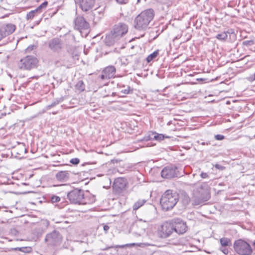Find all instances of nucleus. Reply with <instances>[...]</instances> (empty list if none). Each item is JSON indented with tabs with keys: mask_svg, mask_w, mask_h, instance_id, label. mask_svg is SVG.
<instances>
[{
	"mask_svg": "<svg viewBox=\"0 0 255 255\" xmlns=\"http://www.w3.org/2000/svg\"><path fill=\"white\" fill-rule=\"evenodd\" d=\"M154 16V11L148 9L141 12L135 19L134 27L138 30H143L146 28Z\"/></svg>",
	"mask_w": 255,
	"mask_h": 255,
	"instance_id": "obj_1",
	"label": "nucleus"
},
{
	"mask_svg": "<svg viewBox=\"0 0 255 255\" xmlns=\"http://www.w3.org/2000/svg\"><path fill=\"white\" fill-rule=\"evenodd\" d=\"M177 202V195L171 190H167L160 199V204L165 211L171 209Z\"/></svg>",
	"mask_w": 255,
	"mask_h": 255,
	"instance_id": "obj_2",
	"label": "nucleus"
},
{
	"mask_svg": "<svg viewBox=\"0 0 255 255\" xmlns=\"http://www.w3.org/2000/svg\"><path fill=\"white\" fill-rule=\"evenodd\" d=\"M234 248L235 252L240 255H251L253 252L250 245L242 239L234 242Z\"/></svg>",
	"mask_w": 255,
	"mask_h": 255,
	"instance_id": "obj_3",
	"label": "nucleus"
},
{
	"mask_svg": "<svg viewBox=\"0 0 255 255\" xmlns=\"http://www.w3.org/2000/svg\"><path fill=\"white\" fill-rule=\"evenodd\" d=\"M158 236L166 239L173 234V227L171 222H166L160 225L157 229Z\"/></svg>",
	"mask_w": 255,
	"mask_h": 255,
	"instance_id": "obj_4",
	"label": "nucleus"
},
{
	"mask_svg": "<svg viewBox=\"0 0 255 255\" xmlns=\"http://www.w3.org/2000/svg\"><path fill=\"white\" fill-rule=\"evenodd\" d=\"M37 63L36 58L33 56H27L20 60L18 66L21 69L30 70L36 67Z\"/></svg>",
	"mask_w": 255,
	"mask_h": 255,
	"instance_id": "obj_5",
	"label": "nucleus"
},
{
	"mask_svg": "<svg viewBox=\"0 0 255 255\" xmlns=\"http://www.w3.org/2000/svg\"><path fill=\"white\" fill-rule=\"evenodd\" d=\"M173 227V233L182 235L186 233L188 230L186 223L180 219H175L171 221Z\"/></svg>",
	"mask_w": 255,
	"mask_h": 255,
	"instance_id": "obj_6",
	"label": "nucleus"
},
{
	"mask_svg": "<svg viewBox=\"0 0 255 255\" xmlns=\"http://www.w3.org/2000/svg\"><path fill=\"white\" fill-rule=\"evenodd\" d=\"M128 182L127 179L123 177H119L115 179L113 189L116 194L122 193L127 187Z\"/></svg>",
	"mask_w": 255,
	"mask_h": 255,
	"instance_id": "obj_7",
	"label": "nucleus"
},
{
	"mask_svg": "<svg viewBox=\"0 0 255 255\" xmlns=\"http://www.w3.org/2000/svg\"><path fill=\"white\" fill-rule=\"evenodd\" d=\"M67 197L70 202L73 203H81L84 198L83 191L75 189L69 192Z\"/></svg>",
	"mask_w": 255,
	"mask_h": 255,
	"instance_id": "obj_8",
	"label": "nucleus"
},
{
	"mask_svg": "<svg viewBox=\"0 0 255 255\" xmlns=\"http://www.w3.org/2000/svg\"><path fill=\"white\" fill-rule=\"evenodd\" d=\"M177 168L173 165H169L164 167L161 172V177L163 178L171 179L177 176Z\"/></svg>",
	"mask_w": 255,
	"mask_h": 255,
	"instance_id": "obj_9",
	"label": "nucleus"
},
{
	"mask_svg": "<svg viewBox=\"0 0 255 255\" xmlns=\"http://www.w3.org/2000/svg\"><path fill=\"white\" fill-rule=\"evenodd\" d=\"M75 29L81 32L82 30L88 29L89 27V24L82 16H78L75 20Z\"/></svg>",
	"mask_w": 255,
	"mask_h": 255,
	"instance_id": "obj_10",
	"label": "nucleus"
},
{
	"mask_svg": "<svg viewBox=\"0 0 255 255\" xmlns=\"http://www.w3.org/2000/svg\"><path fill=\"white\" fill-rule=\"evenodd\" d=\"M83 11H87L93 8L95 0H76Z\"/></svg>",
	"mask_w": 255,
	"mask_h": 255,
	"instance_id": "obj_11",
	"label": "nucleus"
},
{
	"mask_svg": "<svg viewBox=\"0 0 255 255\" xmlns=\"http://www.w3.org/2000/svg\"><path fill=\"white\" fill-rule=\"evenodd\" d=\"M116 69L113 66H109L106 67L102 71L101 75V79H109L114 77Z\"/></svg>",
	"mask_w": 255,
	"mask_h": 255,
	"instance_id": "obj_12",
	"label": "nucleus"
},
{
	"mask_svg": "<svg viewBox=\"0 0 255 255\" xmlns=\"http://www.w3.org/2000/svg\"><path fill=\"white\" fill-rule=\"evenodd\" d=\"M46 240L53 245H57L61 242L62 237L57 232L54 231L46 236Z\"/></svg>",
	"mask_w": 255,
	"mask_h": 255,
	"instance_id": "obj_13",
	"label": "nucleus"
},
{
	"mask_svg": "<svg viewBox=\"0 0 255 255\" xmlns=\"http://www.w3.org/2000/svg\"><path fill=\"white\" fill-rule=\"evenodd\" d=\"M49 48L54 51H58L62 48V43L59 38H54L49 42Z\"/></svg>",
	"mask_w": 255,
	"mask_h": 255,
	"instance_id": "obj_14",
	"label": "nucleus"
},
{
	"mask_svg": "<svg viewBox=\"0 0 255 255\" xmlns=\"http://www.w3.org/2000/svg\"><path fill=\"white\" fill-rule=\"evenodd\" d=\"M47 1H45L39 6H38L35 9L29 12L26 14V18L27 19H32L36 13L41 12L42 9L45 8L47 5Z\"/></svg>",
	"mask_w": 255,
	"mask_h": 255,
	"instance_id": "obj_15",
	"label": "nucleus"
},
{
	"mask_svg": "<svg viewBox=\"0 0 255 255\" xmlns=\"http://www.w3.org/2000/svg\"><path fill=\"white\" fill-rule=\"evenodd\" d=\"M57 180L61 182H65L69 178V173L68 171H61L56 174Z\"/></svg>",
	"mask_w": 255,
	"mask_h": 255,
	"instance_id": "obj_16",
	"label": "nucleus"
},
{
	"mask_svg": "<svg viewBox=\"0 0 255 255\" xmlns=\"http://www.w3.org/2000/svg\"><path fill=\"white\" fill-rule=\"evenodd\" d=\"M128 26L125 23L119 22L114 26L113 32H128Z\"/></svg>",
	"mask_w": 255,
	"mask_h": 255,
	"instance_id": "obj_17",
	"label": "nucleus"
},
{
	"mask_svg": "<svg viewBox=\"0 0 255 255\" xmlns=\"http://www.w3.org/2000/svg\"><path fill=\"white\" fill-rule=\"evenodd\" d=\"M220 243L221 246L222 247H231L232 246V241L228 238L223 237L220 239Z\"/></svg>",
	"mask_w": 255,
	"mask_h": 255,
	"instance_id": "obj_18",
	"label": "nucleus"
},
{
	"mask_svg": "<svg viewBox=\"0 0 255 255\" xmlns=\"http://www.w3.org/2000/svg\"><path fill=\"white\" fill-rule=\"evenodd\" d=\"M201 188H203L204 187L206 188V190L205 192L206 196L205 198L199 200V201L198 202H196V204H199L203 202L204 201H207L209 198V194H208V186L206 183H204L201 185Z\"/></svg>",
	"mask_w": 255,
	"mask_h": 255,
	"instance_id": "obj_19",
	"label": "nucleus"
},
{
	"mask_svg": "<svg viewBox=\"0 0 255 255\" xmlns=\"http://www.w3.org/2000/svg\"><path fill=\"white\" fill-rule=\"evenodd\" d=\"M3 28L5 32H14L15 30V26L11 23H8L3 25Z\"/></svg>",
	"mask_w": 255,
	"mask_h": 255,
	"instance_id": "obj_20",
	"label": "nucleus"
},
{
	"mask_svg": "<svg viewBox=\"0 0 255 255\" xmlns=\"http://www.w3.org/2000/svg\"><path fill=\"white\" fill-rule=\"evenodd\" d=\"M145 202H146V200H145L144 199L138 200L133 205V210H137L139 208H140L141 206H142L145 204Z\"/></svg>",
	"mask_w": 255,
	"mask_h": 255,
	"instance_id": "obj_21",
	"label": "nucleus"
},
{
	"mask_svg": "<svg viewBox=\"0 0 255 255\" xmlns=\"http://www.w3.org/2000/svg\"><path fill=\"white\" fill-rule=\"evenodd\" d=\"M152 135H154L153 139L156 140L161 141L165 138H169V136H165L163 134H159L156 132H152Z\"/></svg>",
	"mask_w": 255,
	"mask_h": 255,
	"instance_id": "obj_22",
	"label": "nucleus"
},
{
	"mask_svg": "<svg viewBox=\"0 0 255 255\" xmlns=\"http://www.w3.org/2000/svg\"><path fill=\"white\" fill-rule=\"evenodd\" d=\"M159 54V50H157L155 51L149 55L146 58V61L147 62H151L153 59H155Z\"/></svg>",
	"mask_w": 255,
	"mask_h": 255,
	"instance_id": "obj_23",
	"label": "nucleus"
},
{
	"mask_svg": "<svg viewBox=\"0 0 255 255\" xmlns=\"http://www.w3.org/2000/svg\"><path fill=\"white\" fill-rule=\"evenodd\" d=\"M63 101L62 98H59L55 99L50 105H49L46 106V109L47 110H49L52 107H55L56 105L59 104L60 102H61Z\"/></svg>",
	"mask_w": 255,
	"mask_h": 255,
	"instance_id": "obj_24",
	"label": "nucleus"
},
{
	"mask_svg": "<svg viewBox=\"0 0 255 255\" xmlns=\"http://www.w3.org/2000/svg\"><path fill=\"white\" fill-rule=\"evenodd\" d=\"M76 89L79 91H83L85 90V85L81 80L79 81L75 85Z\"/></svg>",
	"mask_w": 255,
	"mask_h": 255,
	"instance_id": "obj_25",
	"label": "nucleus"
},
{
	"mask_svg": "<svg viewBox=\"0 0 255 255\" xmlns=\"http://www.w3.org/2000/svg\"><path fill=\"white\" fill-rule=\"evenodd\" d=\"M227 33H220L216 35V38L220 40H225L227 38Z\"/></svg>",
	"mask_w": 255,
	"mask_h": 255,
	"instance_id": "obj_26",
	"label": "nucleus"
},
{
	"mask_svg": "<svg viewBox=\"0 0 255 255\" xmlns=\"http://www.w3.org/2000/svg\"><path fill=\"white\" fill-rule=\"evenodd\" d=\"M60 201V198L59 196L52 195L51 197V202L52 203H57Z\"/></svg>",
	"mask_w": 255,
	"mask_h": 255,
	"instance_id": "obj_27",
	"label": "nucleus"
},
{
	"mask_svg": "<svg viewBox=\"0 0 255 255\" xmlns=\"http://www.w3.org/2000/svg\"><path fill=\"white\" fill-rule=\"evenodd\" d=\"M229 247H222L221 246L220 248V250L225 255H227L229 253V249L228 248Z\"/></svg>",
	"mask_w": 255,
	"mask_h": 255,
	"instance_id": "obj_28",
	"label": "nucleus"
},
{
	"mask_svg": "<svg viewBox=\"0 0 255 255\" xmlns=\"http://www.w3.org/2000/svg\"><path fill=\"white\" fill-rule=\"evenodd\" d=\"M153 136H154V135H152V132H151V133L148 134V135H145L143 137L142 140L148 141V140L154 139Z\"/></svg>",
	"mask_w": 255,
	"mask_h": 255,
	"instance_id": "obj_29",
	"label": "nucleus"
},
{
	"mask_svg": "<svg viewBox=\"0 0 255 255\" xmlns=\"http://www.w3.org/2000/svg\"><path fill=\"white\" fill-rule=\"evenodd\" d=\"M79 162H80L79 159L77 158H72L70 160V163L73 164H75V165L78 164L79 163Z\"/></svg>",
	"mask_w": 255,
	"mask_h": 255,
	"instance_id": "obj_30",
	"label": "nucleus"
},
{
	"mask_svg": "<svg viewBox=\"0 0 255 255\" xmlns=\"http://www.w3.org/2000/svg\"><path fill=\"white\" fill-rule=\"evenodd\" d=\"M215 138L216 140H222L224 139L225 137L223 135L217 134L215 136Z\"/></svg>",
	"mask_w": 255,
	"mask_h": 255,
	"instance_id": "obj_31",
	"label": "nucleus"
},
{
	"mask_svg": "<svg viewBox=\"0 0 255 255\" xmlns=\"http://www.w3.org/2000/svg\"><path fill=\"white\" fill-rule=\"evenodd\" d=\"M130 88L129 87H128L126 89H125L124 90H122L121 91V92L125 94H128L129 93Z\"/></svg>",
	"mask_w": 255,
	"mask_h": 255,
	"instance_id": "obj_32",
	"label": "nucleus"
},
{
	"mask_svg": "<svg viewBox=\"0 0 255 255\" xmlns=\"http://www.w3.org/2000/svg\"><path fill=\"white\" fill-rule=\"evenodd\" d=\"M190 201V199L189 197L188 196L185 195L184 199V203L185 204H187L189 203Z\"/></svg>",
	"mask_w": 255,
	"mask_h": 255,
	"instance_id": "obj_33",
	"label": "nucleus"
},
{
	"mask_svg": "<svg viewBox=\"0 0 255 255\" xmlns=\"http://www.w3.org/2000/svg\"><path fill=\"white\" fill-rule=\"evenodd\" d=\"M116 1L119 4H123L127 3L128 0H116Z\"/></svg>",
	"mask_w": 255,
	"mask_h": 255,
	"instance_id": "obj_34",
	"label": "nucleus"
},
{
	"mask_svg": "<svg viewBox=\"0 0 255 255\" xmlns=\"http://www.w3.org/2000/svg\"><path fill=\"white\" fill-rule=\"evenodd\" d=\"M142 222L143 223H144L145 224H146L144 227V228H146L147 227V222L146 221H143L142 219H139L138 220V223L139 224H140V223H141ZM144 230H145V228L143 229L144 231Z\"/></svg>",
	"mask_w": 255,
	"mask_h": 255,
	"instance_id": "obj_35",
	"label": "nucleus"
},
{
	"mask_svg": "<svg viewBox=\"0 0 255 255\" xmlns=\"http://www.w3.org/2000/svg\"><path fill=\"white\" fill-rule=\"evenodd\" d=\"M200 176L202 178H206L208 177L207 173L204 172H202L200 174Z\"/></svg>",
	"mask_w": 255,
	"mask_h": 255,
	"instance_id": "obj_36",
	"label": "nucleus"
},
{
	"mask_svg": "<svg viewBox=\"0 0 255 255\" xmlns=\"http://www.w3.org/2000/svg\"><path fill=\"white\" fill-rule=\"evenodd\" d=\"M103 229L105 233H106L109 230V227L108 225H104L103 227Z\"/></svg>",
	"mask_w": 255,
	"mask_h": 255,
	"instance_id": "obj_37",
	"label": "nucleus"
},
{
	"mask_svg": "<svg viewBox=\"0 0 255 255\" xmlns=\"http://www.w3.org/2000/svg\"><path fill=\"white\" fill-rule=\"evenodd\" d=\"M6 33H0V40L4 37L6 36Z\"/></svg>",
	"mask_w": 255,
	"mask_h": 255,
	"instance_id": "obj_38",
	"label": "nucleus"
},
{
	"mask_svg": "<svg viewBox=\"0 0 255 255\" xmlns=\"http://www.w3.org/2000/svg\"><path fill=\"white\" fill-rule=\"evenodd\" d=\"M26 248H18V250L20 251H22V252H25V251H24V249H25Z\"/></svg>",
	"mask_w": 255,
	"mask_h": 255,
	"instance_id": "obj_39",
	"label": "nucleus"
},
{
	"mask_svg": "<svg viewBox=\"0 0 255 255\" xmlns=\"http://www.w3.org/2000/svg\"><path fill=\"white\" fill-rule=\"evenodd\" d=\"M125 247V246L123 245V246H117L116 247H119V248H124Z\"/></svg>",
	"mask_w": 255,
	"mask_h": 255,
	"instance_id": "obj_40",
	"label": "nucleus"
},
{
	"mask_svg": "<svg viewBox=\"0 0 255 255\" xmlns=\"http://www.w3.org/2000/svg\"><path fill=\"white\" fill-rule=\"evenodd\" d=\"M190 37H191V36H189V37L187 38V40H188L190 39Z\"/></svg>",
	"mask_w": 255,
	"mask_h": 255,
	"instance_id": "obj_41",
	"label": "nucleus"
},
{
	"mask_svg": "<svg viewBox=\"0 0 255 255\" xmlns=\"http://www.w3.org/2000/svg\"><path fill=\"white\" fill-rule=\"evenodd\" d=\"M178 36H176L175 38H174L173 40H175V39H177Z\"/></svg>",
	"mask_w": 255,
	"mask_h": 255,
	"instance_id": "obj_42",
	"label": "nucleus"
},
{
	"mask_svg": "<svg viewBox=\"0 0 255 255\" xmlns=\"http://www.w3.org/2000/svg\"><path fill=\"white\" fill-rule=\"evenodd\" d=\"M140 1V0H137V2H139Z\"/></svg>",
	"mask_w": 255,
	"mask_h": 255,
	"instance_id": "obj_43",
	"label": "nucleus"
},
{
	"mask_svg": "<svg viewBox=\"0 0 255 255\" xmlns=\"http://www.w3.org/2000/svg\"><path fill=\"white\" fill-rule=\"evenodd\" d=\"M184 40H182V42H184Z\"/></svg>",
	"mask_w": 255,
	"mask_h": 255,
	"instance_id": "obj_44",
	"label": "nucleus"
},
{
	"mask_svg": "<svg viewBox=\"0 0 255 255\" xmlns=\"http://www.w3.org/2000/svg\"><path fill=\"white\" fill-rule=\"evenodd\" d=\"M254 245H255V243H254Z\"/></svg>",
	"mask_w": 255,
	"mask_h": 255,
	"instance_id": "obj_45",
	"label": "nucleus"
}]
</instances>
